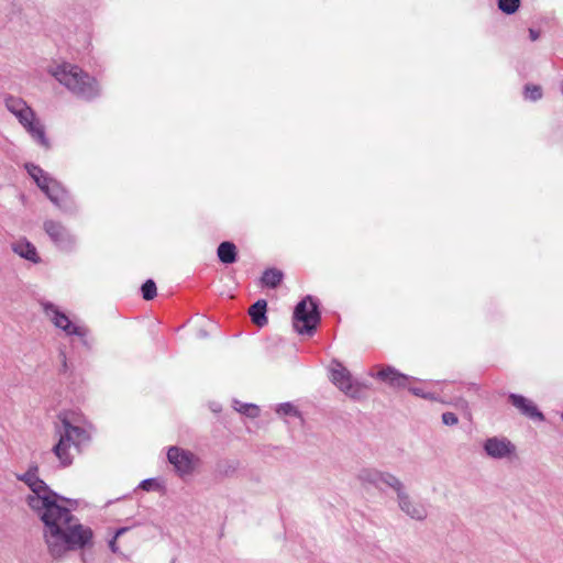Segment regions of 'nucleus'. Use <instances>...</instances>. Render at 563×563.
<instances>
[{"label": "nucleus", "instance_id": "f257e3e1", "mask_svg": "<svg viewBox=\"0 0 563 563\" xmlns=\"http://www.w3.org/2000/svg\"><path fill=\"white\" fill-rule=\"evenodd\" d=\"M22 479L32 492L26 500L44 523L43 539L52 558L60 559L91 544L92 530L60 506L57 495L35 473L29 472Z\"/></svg>", "mask_w": 563, "mask_h": 563}, {"label": "nucleus", "instance_id": "393cba45", "mask_svg": "<svg viewBox=\"0 0 563 563\" xmlns=\"http://www.w3.org/2000/svg\"><path fill=\"white\" fill-rule=\"evenodd\" d=\"M157 294L156 285L152 279L146 280L142 286V296L145 300H152Z\"/></svg>", "mask_w": 563, "mask_h": 563}, {"label": "nucleus", "instance_id": "5701e85b", "mask_svg": "<svg viewBox=\"0 0 563 563\" xmlns=\"http://www.w3.org/2000/svg\"><path fill=\"white\" fill-rule=\"evenodd\" d=\"M283 279V273L278 269H266L262 276V283L265 286L275 288Z\"/></svg>", "mask_w": 563, "mask_h": 563}, {"label": "nucleus", "instance_id": "20e7f679", "mask_svg": "<svg viewBox=\"0 0 563 563\" xmlns=\"http://www.w3.org/2000/svg\"><path fill=\"white\" fill-rule=\"evenodd\" d=\"M320 321L317 303L311 297L302 299L294 311V328L299 334H312Z\"/></svg>", "mask_w": 563, "mask_h": 563}, {"label": "nucleus", "instance_id": "c85d7f7f", "mask_svg": "<svg viewBox=\"0 0 563 563\" xmlns=\"http://www.w3.org/2000/svg\"><path fill=\"white\" fill-rule=\"evenodd\" d=\"M442 422L445 426H455V424H457L459 419H457L456 415L453 412H444L442 415Z\"/></svg>", "mask_w": 563, "mask_h": 563}, {"label": "nucleus", "instance_id": "a211bd4d", "mask_svg": "<svg viewBox=\"0 0 563 563\" xmlns=\"http://www.w3.org/2000/svg\"><path fill=\"white\" fill-rule=\"evenodd\" d=\"M25 168L43 192L48 190V186L54 180L53 178H51L41 167L34 164H26Z\"/></svg>", "mask_w": 563, "mask_h": 563}, {"label": "nucleus", "instance_id": "f8f14e48", "mask_svg": "<svg viewBox=\"0 0 563 563\" xmlns=\"http://www.w3.org/2000/svg\"><path fill=\"white\" fill-rule=\"evenodd\" d=\"M11 250L18 256L26 261H30L34 264H37L41 261L36 247L26 239H20L13 242L11 245Z\"/></svg>", "mask_w": 563, "mask_h": 563}, {"label": "nucleus", "instance_id": "7ed1b4c3", "mask_svg": "<svg viewBox=\"0 0 563 563\" xmlns=\"http://www.w3.org/2000/svg\"><path fill=\"white\" fill-rule=\"evenodd\" d=\"M48 75L77 97L90 100L100 92L97 80L79 66L68 62H54L46 68Z\"/></svg>", "mask_w": 563, "mask_h": 563}, {"label": "nucleus", "instance_id": "412c9836", "mask_svg": "<svg viewBox=\"0 0 563 563\" xmlns=\"http://www.w3.org/2000/svg\"><path fill=\"white\" fill-rule=\"evenodd\" d=\"M266 307V301L261 299L257 300L254 305H252L249 310L252 321L258 327H263L267 323V318L265 316Z\"/></svg>", "mask_w": 563, "mask_h": 563}, {"label": "nucleus", "instance_id": "9b49d317", "mask_svg": "<svg viewBox=\"0 0 563 563\" xmlns=\"http://www.w3.org/2000/svg\"><path fill=\"white\" fill-rule=\"evenodd\" d=\"M22 128L42 147L46 150L51 147L49 140L45 133V126L37 115Z\"/></svg>", "mask_w": 563, "mask_h": 563}, {"label": "nucleus", "instance_id": "6ab92c4d", "mask_svg": "<svg viewBox=\"0 0 563 563\" xmlns=\"http://www.w3.org/2000/svg\"><path fill=\"white\" fill-rule=\"evenodd\" d=\"M383 485L391 488L396 496L398 497L404 490H406V486L404 482L390 472L380 471V479H379V489L383 488Z\"/></svg>", "mask_w": 563, "mask_h": 563}, {"label": "nucleus", "instance_id": "a878e982", "mask_svg": "<svg viewBox=\"0 0 563 563\" xmlns=\"http://www.w3.org/2000/svg\"><path fill=\"white\" fill-rule=\"evenodd\" d=\"M276 412L279 416H291V417H298L299 412L296 409V407L289 402L282 404L277 407Z\"/></svg>", "mask_w": 563, "mask_h": 563}, {"label": "nucleus", "instance_id": "4468645a", "mask_svg": "<svg viewBox=\"0 0 563 563\" xmlns=\"http://www.w3.org/2000/svg\"><path fill=\"white\" fill-rule=\"evenodd\" d=\"M377 376L382 380H384V382H386L389 385L395 386V387H405L407 382L409 380V377L407 375H405L402 373H399L394 367L382 368L377 373Z\"/></svg>", "mask_w": 563, "mask_h": 563}, {"label": "nucleus", "instance_id": "7c9ffc66", "mask_svg": "<svg viewBox=\"0 0 563 563\" xmlns=\"http://www.w3.org/2000/svg\"><path fill=\"white\" fill-rule=\"evenodd\" d=\"M140 487L144 490H154L159 487L158 483L155 479H145L140 484Z\"/></svg>", "mask_w": 563, "mask_h": 563}, {"label": "nucleus", "instance_id": "0eeeda50", "mask_svg": "<svg viewBox=\"0 0 563 563\" xmlns=\"http://www.w3.org/2000/svg\"><path fill=\"white\" fill-rule=\"evenodd\" d=\"M483 449L494 460L510 459L516 453L515 444L504 437H492L485 440Z\"/></svg>", "mask_w": 563, "mask_h": 563}, {"label": "nucleus", "instance_id": "4be33fe9", "mask_svg": "<svg viewBox=\"0 0 563 563\" xmlns=\"http://www.w3.org/2000/svg\"><path fill=\"white\" fill-rule=\"evenodd\" d=\"M218 257L224 264H232L236 261V247L231 242H222L218 247Z\"/></svg>", "mask_w": 563, "mask_h": 563}, {"label": "nucleus", "instance_id": "9d476101", "mask_svg": "<svg viewBox=\"0 0 563 563\" xmlns=\"http://www.w3.org/2000/svg\"><path fill=\"white\" fill-rule=\"evenodd\" d=\"M380 471L376 467H362L355 475V481L363 489H379Z\"/></svg>", "mask_w": 563, "mask_h": 563}, {"label": "nucleus", "instance_id": "2f4dec72", "mask_svg": "<svg viewBox=\"0 0 563 563\" xmlns=\"http://www.w3.org/2000/svg\"><path fill=\"white\" fill-rule=\"evenodd\" d=\"M35 117H36L35 111L33 109H30L29 113L24 114V117L19 120V123L23 126L26 123H30L31 120H34Z\"/></svg>", "mask_w": 563, "mask_h": 563}, {"label": "nucleus", "instance_id": "dca6fc26", "mask_svg": "<svg viewBox=\"0 0 563 563\" xmlns=\"http://www.w3.org/2000/svg\"><path fill=\"white\" fill-rule=\"evenodd\" d=\"M4 106L18 121L23 118L24 114H27L30 109H32L22 98L13 96L5 98Z\"/></svg>", "mask_w": 563, "mask_h": 563}, {"label": "nucleus", "instance_id": "473e14b6", "mask_svg": "<svg viewBox=\"0 0 563 563\" xmlns=\"http://www.w3.org/2000/svg\"><path fill=\"white\" fill-rule=\"evenodd\" d=\"M529 34H530V38H531L532 41H536V40H538V37H539V33H538L536 30H533V29H530V30H529Z\"/></svg>", "mask_w": 563, "mask_h": 563}, {"label": "nucleus", "instance_id": "39448f33", "mask_svg": "<svg viewBox=\"0 0 563 563\" xmlns=\"http://www.w3.org/2000/svg\"><path fill=\"white\" fill-rule=\"evenodd\" d=\"M42 308L45 317L58 329L63 330L67 335H77L84 338L88 333V329L82 325H77L62 312L57 306L51 302H42Z\"/></svg>", "mask_w": 563, "mask_h": 563}, {"label": "nucleus", "instance_id": "1a4fd4ad", "mask_svg": "<svg viewBox=\"0 0 563 563\" xmlns=\"http://www.w3.org/2000/svg\"><path fill=\"white\" fill-rule=\"evenodd\" d=\"M167 457L180 475L190 474L198 462V459L190 452L173 446L168 450Z\"/></svg>", "mask_w": 563, "mask_h": 563}, {"label": "nucleus", "instance_id": "423d86ee", "mask_svg": "<svg viewBox=\"0 0 563 563\" xmlns=\"http://www.w3.org/2000/svg\"><path fill=\"white\" fill-rule=\"evenodd\" d=\"M330 379L346 396L351 398L360 397L362 385L353 380L350 371L341 363H333L330 369Z\"/></svg>", "mask_w": 563, "mask_h": 563}, {"label": "nucleus", "instance_id": "2eb2a0df", "mask_svg": "<svg viewBox=\"0 0 563 563\" xmlns=\"http://www.w3.org/2000/svg\"><path fill=\"white\" fill-rule=\"evenodd\" d=\"M44 230L55 243L69 241V234L60 222L47 220L44 222Z\"/></svg>", "mask_w": 563, "mask_h": 563}, {"label": "nucleus", "instance_id": "c756f323", "mask_svg": "<svg viewBox=\"0 0 563 563\" xmlns=\"http://www.w3.org/2000/svg\"><path fill=\"white\" fill-rule=\"evenodd\" d=\"M126 530H128V528H120V529H118L115 534H114V537H113V539L109 542V547H110V549H111V551L113 553H117L119 551V548L117 545L118 538L120 536H122Z\"/></svg>", "mask_w": 563, "mask_h": 563}, {"label": "nucleus", "instance_id": "6e6552de", "mask_svg": "<svg viewBox=\"0 0 563 563\" xmlns=\"http://www.w3.org/2000/svg\"><path fill=\"white\" fill-rule=\"evenodd\" d=\"M397 504L402 514H405L410 519L422 521L428 515V507L421 503L420 500L415 499L408 490H404L397 497Z\"/></svg>", "mask_w": 563, "mask_h": 563}, {"label": "nucleus", "instance_id": "ddd939ff", "mask_svg": "<svg viewBox=\"0 0 563 563\" xmlns=\"http://www.w3.org/2000/svg\"><path fill=\"white\" fill-rule=\"evenodd\" d=\"M511 404L518 408L523 415L530 418L543 420V415L538 411L537 407L527 398L520 395L511 394L509 396Z\"/></svg>", "mask_w": 563, "mask_h": 563}, {"label": "nucleus", "instance_id": "f03ea898", "mask_svg": "<svg viewBox=\"0 0 563 563\" xmlns=\"http://www.w3.org/2000/svg\"><path fill=\"white\" fill-rule=\"evenodd\" d=\"M60 426L56 428L57 442L52 451L64 467L71 465L91 440V426L76 424L78 419L67 415L59 416Z\"/></svg>", "mask_w": 563, "mask_h": 563}, {"label": "nucleus", "instance_id": "aec40b11", "mask_svg": "<svg viewBox=\"0 0 563 563\" xmlns=\"http://www.w3.org/2000/svg\"><path fill=\"white\" fill-rule=\"evenodd\" d=\"M44 192L47 198L59 208L63 207L67 199V192L55 179L48 186V190H45Z\"/></svg>", "mask_w": 563, "mask_h": 563}, {"label": "nucleus", "instance_id": "72a5a7b5", "mask_svg": "<svg viewBox=\"0 0 563 563\" xmlns=\"http://www.w3.org/2000/svg\"><path fill=\"white\" fill-rule=\"evenodd\" d=\"M411 391L417 396L427 397L419 388H412Z\"/></svg>", "mask_w": 563, "mask_h": 563}, {"label": "nucleus", "instance_id": "cd10ccee", "mask_svg": "<svg viewBox=\"0 0 563 563\" xmlns=\"http://www.w3.org/2000/svg\"><path fill=\"white\" fill-rule=\"evenodd\" d=\"M240 412L247 415L249 417L255 418L260 413V409L255 405H243L240 409Z\"/></svg>", "mask_w": 563, "mask_h": 563}, {"label": "nucleus", "instance_id": "bb28decb", "mask_svg": "<svg viewBox=\"0 0 563 563\" xmlns=\"http://www.w3.org/2000/svg\"><path fill=\"white\" fill-rule=\"evenodd\" d=\"M525 96L532 101L539 100L542 97V91L539 86H526Z\"/></svg>", "mask_w": 563, "mask_h": 563}, {"label": "nucleus", "instance_id": "b1692460", "mask_svg": "<svg viewBox=\"0 0 563 563\" xmlns=\"http://www.w3.org/2000/svg\"><path fill=\"white\" fill-rule=\"evenodd\" d=\"M520 5V0H499L498 1V8L507 13L512 14L515 13Z\"/></svg>", "mask_w": 563, "mask_h": 563}, {"label": "nucleus", "instance_id": "f3484780", "mask_svg": "<svg viewBox=\"0 0 563 563\" xmlns=\"http://www.w3.org/2000/svg\"><path fill=\"white\" fill-rule=\"evenodd\" d=\"M4 106L18 121L23 118L24 114H27L30 109H32L22 98L13 96L5 98Z\"/></svg>", "mask_w": 563, "mask_h": 563}]
</instances>
